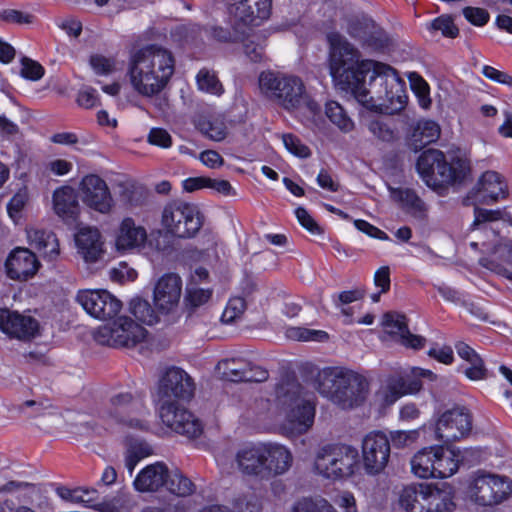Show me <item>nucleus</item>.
I'll return each instance as SVG.
<instances>
[{"label": "nucleus", "instance_id": "obj_12", "mask_svg": "<svg viewBox=\"0 0 512 512\" xmlns=\"http://www.w3.org/2000/svg\"><path fill=\"white\" fill-rule=\"evenodd\" d=\"M195 390L192 378L179 367L166 369L158 384V404L176 403L189 400Z\"/></svg>", "mask_w": 512, "mask_h": 512}, {"label": "nucleus", "instance_id": "obj_41", "mask_svg": "<svg viewBox=\"0 0 512 512\" xmlns=\"http://www.w3.org/2000/svg\"><path fill=\"white\" fill-rule=\"evenodd\" d=\"M129 311L143 324L153 325L159 321V312L151 304L140 297L133 298L129 303Z\"/></svg>", "mask_w": 512, "mask_h": 512}, {"label": "nucleus", "instance_id": "obj_45", "mask_svg": "<svg viewBox=\"0 0 512 512\" xmlns=\"http://www.w3.org/2000/svg\"><path fill=\"white\" fill-rule=\"evenodd\" d=\"M504 213L500 209L489 210L484 208H479L475 206L474 208V221L471 225V230L481 229L484 232H491L493 236H496L495 232L489 227V223L495 222L503 219Z\"/></svg>", "mask_w": 512, "mask_h": 512}, {"label": "nucleus", "instance_id": "obj_24", "mask_svg": "<svg viewBox=\"0 0 512 512\" xmlns=\"http://www.w3.org/2000/svg\"><path fill=\"white\" fill-rule=\"evenodd\" d=\"M383 325L391 335L399 336L400 343L412 349H420L425 345L426 339L420 335L412 334L408 329L407 318L403 314L387 312L383 316Z\"/></svg>", "mask_w": 512, "mask_h": 512}, {"label": "nucleus", "instance_id": "obj_22", "mask_svg": "<svg viewBox=\"0 0 512 512\" xmlns=\"http://www.w3.org/2000/svg\"><path fill=\"white\" fill-rule=\"evenodd\" d=\"M470 195L477 203L490 205L500 198H506L507 185L499 173L486 171L471 190Z\"/></svg>", "mask_w": 512, "mask_h": 512}, {"label": "nucleus", "instance_id": "obj_52", "mask_svg": "<svg viewBox=\"0 0 512 512\" xmlns=\"http://www.w3.org/2000/svg\"><path fill=\"white\" fill-rule=\"evenodd\" d=\"M432 31H440L444 37L455 38L459 34V29L455 25L453 18L449 15H441L430 22L429 27Z\"/></svg>", "mask_w": 512, "mask_h": 512}, {"label": "nucleus", "instance_id": "obj_1", "mask_svg": "<svg viewBox=\"0 0 512 512\" xmlns=\"http://www.w3.org/2000/svg\"><path fill=\"white\" fill-rule=\"evenodd\" d=\"M328 42L329 69L336 85L370 109L393 114L405 107L404 82L393 67L361 59L360 51L339 33H330Z\"/></svg>", "mask_w": 512, "mask_h": 512}, {"label": "nucleus", "instance_id": "obj_43", "mask_svg": "<svg viewBox=\"0 0 512 512\" xmlns=\"http://www.w3.org/2000/svg\"><path fill=\"white\" fill-rule=\"evenodd\" d=\"M325 114L328 119L342 132L348 133L354 129V122L338 102H327L325 107Z\"/></svg>", "mask_w": 512, "mask_h": 512}, {"label": "nucleus", "instance_id": "obj_11", "mask_svg": "<svg viewBox=\"0 0 512 512\" xmlns=\"http://www.w3.org/2000/svg\"><path fill=\"white\" fill-rule=\"evenodd\" d=\"M145 328L135 323L127 316L119 317L112 324L97 328L93 337L94 340L110 347H134L144 340Z\"/></svg>", "mask_w": 512, "mask_h": 512}, {"label": "nucleus", "instance_id": "obj_63", "mask_svg": "<svg viewBox=\"0 0 512 512\" xmlns=\"http://www.w3.org/2000/svg\"><path fill=\"white\" fill-rule=\"evenodd\" d=\"M149 144L160 148H169L172 145V137L167 130L163 128H152L148 134Z\"/></svg>", "mask_w": 512, "mask_h": 512}, {"label": "nucleus", "instance_id": "obj_30", "mask_svg": "<svg viewBox=\"0 0 512 512\" xmlns=\"http://www.w3.org/2000/svg\"><path fill=\"white\" fill-rule=\"evenodd\" d=\"M348 34L361 42L363 47L378 49L383 46L381 33L371 19H353L347 27Z\"/></svg>", "mask_w": 512, "mask_h": 512}, {"label": "nucleus", "instance_id": "obj_40", "mask_svg": "<svg viewBox=\"0 0 512 512\" xmlns=\"http://www.w3.org/2000/svg\"><path fill=\"white\" fill-rule=\"evenodd\" d=\"M249 362L242 358L224 359L218 363L222 377L231 382H244Z\"/></svg>", "mask_w": 512, "mask_h": 512}, {"label": "nucleus", "instance_id": "obj_56", "mask_svg": "<svg viewBox=\"0 0 512 512\" xmlns=\"http://www.w3.org/2000/svg\"><path fill=\"white\" fill-rule=\"evenodd\" d=\"M409 79L412 89L415 91L419 98L420 106L424 109H427L431 104L428 84L417 73H411L409 75Z\"/></svg>", "mask_w": 512, "mask_h": 512}, {"label": "nucleus", "instance_id": "obj_27", "mask_svg": "<svg viewBox=\"0 0 512 512\" xmlns=\"http://www.w3.org/2000/svg\"><path fill=\"white\" fill-rule=\"evenodd\" d=\"M265 445L264 477L269 479L286 473L292 466L293 456L284 446L278 444Z\"/></svg>", "mask_w": 512, "mask_h": 512}, {"label": "nucleus", "instance_id": "obj_29", "mask_svg": "<svg viewBox=\"0 0 512 512\" xmlns=\"http://www.w3.org/2000/svg\"><path fill=\"white\" fill-rule=\"evenodd\" d=\"M76 245L78 252L86 263H95L103 256V242L96 228H82L77 233Z\"/></svg>", "mask_w": 512, "mask_h": 512}, {"label": "nucleus", "instance_id": "obj_42", "mask_svg": "<svg viewBox=\"0 0 512 512\" xmlns=\"http://www.w3.org/2000/svg\"><path fill=\"white\" fill-rule=\"evenodd\" d=\"M213 290L204 289L195 285L188 286L184 295V306L189 313L195 312L198 308L206 305L212 298Z\"/></svg>", "mask_w": 512, "mask_h": 512}, {"label": "nucleus", "instance_id": "obj_62", "mask_svg": "<svg viewBox=\"0 0 512 512\" xmlns=\"http://www.w3.org/2000/svg\"><path fill=\"white\" fill-rule=\"evenodd\" d=\"M419 436V433L417 430H410V431H392L390 433V444L395 448H404L406 446L411 445L414 443Z\"/></svg>", "mask_w": 512, "mask_h": 512}, {"label": "nucleus", "instance_id": "obj_9", "mask_svg": "<svg viewBox=\"0 0 512 512\" xmlns=\"http://www.w3.org/2000/svg\"><path fill=\"white\" fill-rule=\"evenodd\" d=\"M161 224L167 233L187 239L199 232L203 225V216L194 204L172 201L162 211Z\"/></svg>", "mask_w": 512, "mask_h": 512}, {"label": "nucleus", "instance_id": "obj_32", "mask_svg": "<svg viewBox=\"0 0 512 512\" xmlns=\"http://www.w3.org/2000/svg\"><path fill=\"white\" fill-rule=\"evenodd\" d=\"M146 239L145 228L137 226L132 218H125L121 223L116 245L118 249H129L143 245Z\"/></svg>", "mask_w": 512, "mask_h": 512}, {"label": "nucleus", "instance_id": "obj_47", "mask_svg": "<svg viewBox=\"0 0 512 512\" xmlns=\"http://www.w3.org/2000/svg\"><path fill=\"white\" fill-rule=\"evenodd\" d=\"M388 391H394L400 397L405 394L418 392L422 388V382L418 379H407L405 377H392L387 382Z\"/></svg>", "mask_w": 512, "mask_h": 512}, {"label": "nucleus", "instance_id": "obj_15", "mask_svg": "<svg viewBox=\"0 0 512 512\" xmlns=\"http://www.w3.org/2000/svg\"><path fill=\"white\" fill-rule=\"evenodd\" d=\"M159 415L162 422L178 434L196 438L202 433V424L180 402L159 405Z\"/></svg>", "mask_w": 512, "mask_h": 512}, {"label": "nucleus", "instance_id": "obj_55", "mask_svg": "<svg viewBox=\"0 0 512 512\" xmlns=\"http://www.w3.org/2000/svg\"><path fill=\"white\" fill-rule=\"evenodd\" d=\"M246 310V302L241 297H232L229 299L224 312L222 314V321L225 323H232L240 318Z\"/></svg>", "mask_w": 512, "mask_h": 512}, {"label": "nucleus", "instance_id": "obj_4", "mask_svg": "<svg viewBox=\"0 0 512 512\" xmlns=\"http://www.w3.org/2000/svg\"><path fill=\"white\" fill-rule=\"evenodd\" d=\"M320 393L341 409H354L366 402L370 394V381L364 374L349 368H329L323 372Z\"/></svg>", "mask_w": 512, "mask_h": 512}, {"label": "nucleus", "instance_id": "obj_16", "mask_svg": "<svg viewBox=\"0 0 512 512\" xmlns=\"http://www.w3.org/2000/svg\"><path fill=\"white\" fill-rule=\"evenodd\" d=\"M364 467L369 474H378L387 466L390 457V440L381 431L370 432L362 442Z\"/></svg>", "mask_w": 512, "mask_h": 512}, {"label": "nucleus", "instance_id": "obj_50", "mask_svg": "<svg viewBox=\"0 0 512 512\" xmlns=\"http://www.w3.org/2000/svg\"><path fill=\"white\" fill-rule=\"evenodd\" d=\"M287 336L297 341H316L324 342L327 341L329 335L327 332L322 330H314L302 327H293L287 330Z\"/></svg>", "mask_w": 512, "mask_h": 512}, {"label": "nucleus", "instance_id": "obj_64", "mask_svg": "<svg viewBox=\"0 0 512 512\" xmlns=\"http://www.w3.org/2000/svg\"><path fill=\"white\" fill-rule=\"evenodd\" d=\"M77 104L85 109H91L99 105V97L97 91L92 87H84L78 92Z\"/></svg>", "mask_w": 512, "mask_h": 512}, {"label": "nucleus", "instance_id": "obj_8", "mask_svg": "<svg viewBox=\"0 0 512 512\" xmlns=\"http://www.w3.org/2000/svg\"><path fill=\"white\" fill-rule=\"evenodd\" d=\"M143 412H145V406L141 399L129 392H121L110 397L101 411V417L109 425L145 431L148 429V424L138 417Z\"/></svg>", "mask_w": 512, "mask_h": 512}, {"label": "nucleus", "instance_id": "obj_51", "mask_svg": "<svg viewBox=\"0 0 512 512\" xmlns=\"http://www.w3.org/2000/svg\"><path fill=\"white\" fill-rule=\"evenodd\" d=\"M198 128L206 137L213 141H222L227 135V128L220 120H202Z\"/></svg>", "mask_w": 512, "mask_h": 512}, {"label": "nucleus", "instance_id": "obj_13", "mask_svg": "<svg viewBox=\"0 0 512 512\" xmlns=\"http://www.w3.org/2000/svg\"><path fill=\"white\" fill-rule=\"evenodd\" d=\"M472 429V416L465 407L445 411L436 423V438L449 444L467 437Z\"/></svg>", "mask_w": 512, "mask_h": 512}, {"label": "nucleus", "instance_id": "obj_17", "mask_svg": "<svg viewBox=\"0 0 512 512\" xmlns=\"http://www.w3.org/2000/svg\"><path fill=\"white\" fill-rule=\"evenodd\" d=\"M181 295V277L175 273H166L154 285L153 303L160 314H169L178 307Z\"/></svg>", "mask_w": 512, "mask_h": 512}, {"label": "nucleus", "instance_id": "obj_34", "mask_svg": "<svg viewBox=\"0 0 512 512\" xmlns=\"http://www.w3.org/2000/svg\"><path fill=\"white\" fill-rule=\"evenodd\" d=\"M440 136L439 125L432 120H420L412 128L409 144L415 150H421L426 145L436 141Z\"/></svg>", "mask_w": 512, "mask_h": 512}, {"label": "nucleus", "instance_id": "obj_20", "mask_svg": "<svg viewBox=\"0 0 512 512\" xmlns=\"http://www.w3.org/2000/svg\"><path fill=\"white\" fill-rule=\"evenodd\" d=\"M229 16L250 26L259 25L267 19L271 11V0H224Z\"/></svg>", "mask_w": 512, "mask_h": 512}, {"label": "nucleus", "instance_id": "obj_38", "mask_svg": "<svg viewBox=\"0 0 512 512\" xmlns=\"http://www.w3.org/2000/svg\"><path fill=\"white\" fill-rule=\"evenodd\" d=\"M434 477L447 478L454 475L459 468V460L455 453L442 446H436Z\"/></svg>", "mask_w": 512, "mask_h": 512}, {"label": "nucleus", "instance_id": "obj_49", "mask_svg": "<svg viewBox=\"0 0 512 512\" xmlns=\"http://www.w3.org/2000/svg\"><path fill=\"white\" fill-rule=\"evenodd\" d=\"M152 454V448L145 442L137 441L131 444L127 450L125 457V466L129 473L132 474L137 463Z\"/></svg>", "mask_w": 512, "mask_h": 512}, {"label": "nucleus", "instance_id": "obj_60", "mask_svg": "<svg viewBox=\"0 0 512 512\" xmlns=\"http://www.w3.org/2000/svg\"><path fill=\"white\" fill-rule=\"evenodd\" d=\"M89 63L98 75H109L115 71V60L100 54H94L90 57Z\"/></svg>", "mask_w": 512, "mask_h": 512}, {"label": "nucleus", "instance_id": "obj_54", "mask_svg": "<svg viewBox=\"0 0 512 512\" xmlns=\"http://www.w3.org/2000/svg\"><path fill=\"white\" fill-rule=\"evenodd\" d=\"M393 193L399 201H401L406 207L412 209L415 213L422 214L426 210L425 203L416 195L413 190L397 189Z\"/></svg>", "mask_w": 512, "mask_h": 512}, {"label": "nucleus", "instance_id": "obj_14", "mask_svg": "<svg viewBox=\"0 0 512 512\" xmlns=\"http://www.w3.org/2000/svg\"><path fill=\"white\" fill-rule=\"evenodd\" d=\"M76 301L92 317L99 320L113 319L121 310L122 302L107 290H80Z\"/></svg>", "mask_w": 512, "mask_h": 512}, {"label": "nucleus", "instance_id": "obj_36", "mask_svg": "<svg viewBox=\"0 0 512 512\" xmlns=\"http://www.w3.org/2000/svg\"><path fill=\"white\" fill-rule=\"evenodd\" d=\"M230 24L231 28L213 26L210 30L211 37L221 43H236L244 40L250 27L232 16H230Z\"/></svg>", "mask_w": 512, "mask_h": 512}, {"label": "nucleus", "instance_id": "obj_5", "mask_svg": "<svg viewBox=\"0 0 512 512\" xmlns=\"http://www.w3.org/2000/svg\"><path fill=\"white\" fill-rule=\"evenodd\" d=\"M277 405L284 414L283 429L291 435H301L314 422L315 406L296 380H286L276 387Z\"/></svg>", "mask_w": 512, "mask_h": 512}, {"label": "nucleus", "instance_id": "obj_48", "mask_svg": "<svg viewBox=\"0 0 512 512\" xmlns=\"http://www.w3.org/2000/svg\"><path fill=\"white\" fill-rule=\"evenodd\" d=\"M196 79L198 88L202 91L218 96L224 91L216 74L208 69H201L198 72Z\"/></svg>", "mask_w": 512, "mask_h": 512}, {"label": "nucleus", "instance_id": "obj_26", "mask_svg": "<svg viewBox=\"0 0 512 512\" xmlns=\"http://www.w3.org/2000/svg\"><path fill=\"white\" fill-rule=\"evenodd\" d=\"M265 445H253L240 449L235 456L239 471L245 475L264 477Z\"/></svg>", "mask_w": 512, "mask_h": 512}, {"label": "nucleus", "instance_id": "obj_19", "mask_svg": "<svg viewBox=\"0 0 512 512\" xmlns=\"http://www.w3.org/2000/svg\"><path fill=\"white\" fill-rule=\"evenodd\" d=\"M0 330L19 340H31L39 334V322L30 315L7 308L0 309Z\"/></svg>", "mask_w": 512, "mask_h": 512}, {"label": "nucleus", "instance_id": "obj_6", "mask_svg": "<svg viewBox=\"0 0 512 512\" xmlns=\"http://www.w3.org/2000/svg\"><path fill=\"white\" fill-rule=\"evenodd\" d=\"M417 170L425 183L433 188L463 183L470 175V161L462 156L446 160L444 153L437 149L425 150L418 158Z\"/></svg>", "mask_w": 512, "mask_h": 512}, {"label": "nucleus", "instance_id": "obj_46", "mask_svg": "<svg viewBox=\"0 0 512 512\" xmlns=\"http://www.w3.org/2000/svg\"><path fill=\"white\" fill-rule=\"evenodd\" d=\"M168 490L180 497L190 496L195 491L194 483L179 470L169 471Z\"/></svg>", "mask_w": 512, "mask_h": 512}, {"label": "nucleus", "instance_id": "obj_37", "mask_svg": "<svg viewBox=\"0 0 512 512\" xmlns=\"http://www.w3.org/2000/svg\"><path fill=\"white\" fill-rule=\"evenodd\" d=\"M436 447L423 448L411 459L412 472L419 478L434 477Z\"/></svg>", "mask_w": 512, "mask_h": 512}, {"label": "nucleus", "instance_id": "obj_57", "mask_svg": "<svg viewBox=\"0 0 512 512\" xmlns=\"http://www.w3.org/2000/svg\"><path fill=\"white\" fill-rule=\"evenodd\" d=\"M282 141L285 148L293 155L300 158H308L311 155V151L308 146L302 143V141L294 134L288 133L282 135Z\"/></svg>", "mask_w": 512, "mask_h": 512}, {"label": "nucleus", "instance_id": "obj_53", "mask_svg": "<svg viewBox=\"0 0 512 512\" xmlns=\"http://www.w3.org/2000/svg\"><path fill=\"white\" fill-rule=\"evenodd\" d=\"M29 200V192L27 187L20 188L7 204L9 216L14 220L21 217V212Z\"/></svg>", "mask_w": 512, "mask_h": 512}, {"label": "nucleus", "instance_id": "obj_25", "mask_svg": "<svg viewBox=\"0 0 512 512\" xmlns=\"http://www.w3.org/2000/svg\"><path fill=\"white\" fill-rule=\"evenodd\" d=\"M169 469L163 462L147 465L135 477L134 488L139 492H156L168 481Z\"/></svg>", "mask_w": 512, "mask_h": 512}, {"label": "nucleus", "instance_id": "obj_3", "mask_svg": "<svg viewBox=\"0 0 512 512\" xmlns=\"http://www.w3.org/2000/svg\"><path fill=\"white\" fill-rule=\"evenodd\" d=\"M258 85L262 96L285 111L292 112L302 106L314 114L320 110L318 103L310 99L299 76L267 70L260 73Z\"/></svg>", "mask_w": 512, "mask_h": 512}, {"label": "nucleus", "instance_id": "obj_7", "mask_svg": "<svg viewBox=\"0 0 512 512\" xmlns=\"http://www.w3.org/2000/svg\"><path fill=\"white\" fill-rule=\"evenodd\" d=\"M359 461L358 450L346 444H327L320 447L314 459V471L328 480H340L354 474Z\"/></svg>", "mask_w": 512, "mask_h": 512}, {"label": "nucleus", "instance_id": "obj_58", "mask_svg": "<svg viewBox=\"0 0 512 512\" xmlns=\"http://www.w3.org/2000/svg\"><path fill=\"white\" fill-rule=\"evenodd\" d=\"M368 130L379 140L391 142L396 139V133L389 124L382 120H372L367 125Z\"/></svg>", "mask_w": 512, "mask_h": 512}, {"label": "nucleus", "instance_id": "obj_33", "mask_svg": "<svg viewBox=\"0 0 512 512\" xmlns=\"http://www.w3.org/2000/svg\"><path fill=\"white\" fill-rule=\"evenodd\" d=\"M30 245L52 261L59 255V243L54 233L39 229L27 230Z\"/></svg>", "mask_w": 512, "mask_h": 512}, {"label": "nucleus", "instance_id": "obj_21", "mask_svg": "<svg viewBox=\"0 0 512 512\" xmlns=\"http://www.w3.org/2000/svg\"><path fill=\"white\" fill-rule=\"evenodd\" d=\"M40 262L36 255L27 248H15L5 262L7 276L16 281H27L38 271Z\"/></svg>", "mask_w": 512, "mask_h": 512}, {"label": "nucleus", "instance_id": "obj_35", "mask_svg": "<svg viewBox=\"0 0 512 512\" xmlns=\"http://www.w3.org/2000/svg\"><path fill=\"white\" fill-rule=\"evenodd\" d=\"M53 205L55 212L59 216L74 219L79 210L75 190L69 186H63L56 189L53 193Z\"/></svg>", "mask_w": 512, "mask_h": 512}, {"label": "nucleus", "instance_id": "obj_28", "mask_svg": "<svg viewBox=\"0 0 512 512\" xmlns=\"http://www.w3.org/2000/svg\"><path fill=\"white\" fill-rule=\"evenodd\" d=\"M335 503L345 512H357L356 501L350 492H343L334 499ZM292 512H336L334 507L325 499L311 500L302 499L298 501Z\"/></svg>", "mask_w": 512, "mask_h": 512}, {"label": "nucleus", "instance_id": "obj_18", "mask_svg": "<svg viewBox=\"0 0 512 512\" xmlns=\"http://www.w3.org/2000/svg\"><path fill=\"white\" fill-rule=\"evenodd\" d=\"M80 197L88 207L100 212L108 213L112 208L113 199L106 182L98 175L85 176L79 187Z\"/></svg>", "mask_w": 512, "mask_h": 512}, {"label": "nucleus", "instance_id": "obj_39", "mask_svg": "<svg viewBox=\"0 0 512 512\" xmlns=\"http://www.w3.org/2000/svg\"><path fill=\"white\" fill-rule=\"evenodd\" d=\"M425 483L412 484L403 488L399 502L407 512H424L421 502Z\"/></svg>", "mask_w": 512, "mask_h": 512}, {"label": "nucleus", "instance_id": "obj_44", "mask_svg": "<svg viewBox=\"0 0 512 512\" xmlns=\"http://www.w3.org/2000/svg\"><path fill=\"white\" fill-rule=\"evenodd\" d=\"M243 41V52L251 62L258 63L265 60V42L266 39L262 35L254 34L249 36L248 34L244 37Z\"/></svg>", "mask_w": 512, "mask_h": 512}, {"label": "nucleus", "instance_id": "obj_23", "mask_svg": "<svg viewBox=\"0 0 512 512\" xmlns=\"http://www.w3.org/2000/svg\"><path fill=\"white\" fill-rule=\"evenodd\" d=\"M424 496H422L424 512H451L455 506L453 502V487L446 483H425Z\"/></svg>", "mask_w": 512, "mask_h": 512}, {"label": "nucleus", "instance_id": "obj_10", "mask_svg": "<svg viewBox=\"0 0 512 512\" xmlns=\"http://www.w3.org/2000/svg\"><path fill=\"white\" fill-rule=\"evenodd\" d=\"M469 494L471 500L478 505H498L512 494V480L497 474L480 473L471 482Z\"/></svg>", "mask_w": 512, "mask_h": 512}, {"label": "nucleus", "instance_id": "obj_61", "mask_svg": "<svg viewBox=\"0 0 512 512\" xmlns=\"http://www.w3.org/2000/svg\"><path fill=\"white\" fill-rule=\"evenodd\" d=\"M20 75L26 79L37 81L44 75V68L36 61L24 57L21 60Z\"/></svg>", "mask_w": 512, "mask_h": 512}, {"label": "nucleus", "instance_id": "obj_59", "mask_svg": "<svg viewBox=\"0 0 512 512\" xmlns=\"http://www.w3.org/2000/svg\"><path fill=\"white\" fill-rule=\"evenodd\" d=\"M34 16L16 9H3L0 11V20L7 24H31Z\"/></svg>", "mask_w": 512, "mask_h": 512}, {"label": "nucleus", "instance_id": "obj_2", "mask_svg": "<svg viewBox=\"0 0 512 512\" xmlns=\"http://www.w3.org/2000/svg\"><path fill=\"white\" fill-rule=\"evenodd\" d=\"M175 60L168 49L147 45L130 58L128 74L133 89L145 97L158 95L174 73Z\"/></svg>", "mask_w": 512, "mask_h": 512}, {"label": "nucleus", "instance_id": "obj_31", "mask_svg": "<svg viewBox=\"0 0 512 512\" xmlns=\"http://www.w3.org/2000/svg\"><path fill=\"white\" fill-rule=\"evenodd\" d=\"M455 349L459 357L467 363L461 369L468 379L476 381L487 377L484 361L473 348L460 341L455 344Z\"/></svg>", "mask_w": 512, "mask_h": 512}]
</instances>
